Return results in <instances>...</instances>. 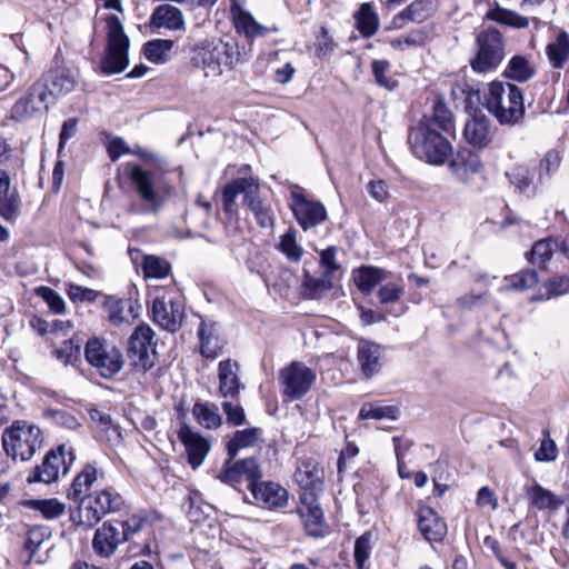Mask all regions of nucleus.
<instances>
[{"mask_svg":"<svg viewBox=\"0 0 569 569\" xmlns=\"http://www.w3.org/2000/svg\"><path fill=\"white\" fill-rule=\"evenodd\" d=\"M489 20L506 24L512 28L522 29L529 26V20L526 17L518 14L515 11L496 6L489 10L486 16Z\"/></svg>","mask_w":569,"mask_h":569,"instance_id":"nucleus-41","label":"nucleus"},{"mask_svg":"<svg viewBox=\"0 0 569 569\" xmlns=\"http://www.w3.org/2000/svg\"><path fill=\"white\" fill-rule=\"evenodd\" d=\"M11 180L6 170L0 169V216L7 221L18 217L20 201L10 190Z\"/></svg>","mask_w":569,"mask_h":569,"instance_id":"nucleus-27","label":"nucleus"},{"mask_svg":"<svg viewBox=\"0 0 569 569\" xmlns=\"http://www.w3.org/2000/svg\"><path fill=\"white\" fill-rule=\"evenodd\" d=\"M445 132L430 124L416 123L408 134L409 146L417 158L430 164H443L452 152Z\"/></svg>","mask_w":569,"mask_h":569,"instance_id":"nucleus-4","label":"nucleus"},{"mask_svg":"<svg viewBox=\"0 0 569 569\" xmlns=\"http://www.w3.org/2000/svg\"><path fill=\"white\" fill-rule=\"evenodd\" d=\"M291 210L303 230L313 228L327 219V209L320 201L310 200L297 191L291 193Z\"/></svg>","mask_w":569,"mask_h":569,"instance_id":"nucleus-14","label":"nucleus"},{"mask_svg":"<svg viewBox=\"0 0 569 569\" xmlns=\"http://www.w3.org/2000/svg\"><path fill=\"white\" fill-rule=\"evenodd\" d=\"M80 353V346L72 339L64 340L53 351L54 357L63 365L71 363Z\"/></svg>","mask_w":569,"mask_h":569,"instance_id":"nucleus-57","label":"nucleus"},{"mask_svg":"<svg viewBox=\"0 0 569 569\" xmlns=\"http://www.w3.org/2000/svg\"><path fill=\"white\" fill-rule=\"evenodd\" d=\"M477 53L471 60V68L476 72L495 70L505 58L503 37L496 28H488L478 33L476 38Z\"/></svg>","mask_w":569,"mask_h":569,"instance_id":"nucleus-11","label":"nucleus"},{"mask_svg":"<svg viewBox=\"0 0 569 569\" xmlns=\"http://www.w3.org/2000/svg\"><path fill=\"white\" fill-rule=\"evenodd\" d=\"M191 53V64L212 81L246 61L237 42H223L220 39L202 40L192 48Z\"/></svg>","mask_w":569,"mask_h":569,"instance_id":"nucleus-3","label":"nucleus"},{"mask_svg":"<svg viewBox=\"0 0 569 569\" xmlns=\"http://www.w3.org/2000/svg\"><path fill=\"white\" fill-rule=\"evenodd\" d=\"M486 107L499 122L515 123L525 111L522 92L511 83L491 82L486 96Z\"/></svg>","mask_w":569,"mask_h":569,"instance_id":"nucleus-5","label":"nucleus"},{"mask_svg":"<svg viewBox=\"0 0 569 569\" xmlns=\"http://www.w3.org/2000/svg\"><path fill=\"white\" fill-rule=\"evenodd\" d=\"M173 48V41L167 39H154L143 46V53L147 60L152 63H164L169 60V53Z\"/></svg>","mask_w":569,"mask_h":569,"instance_id":"nucleus-39","label":"nucleus"},{"mask_svg":"<svg viewBox=\"0 0 569 569\" xmlns=\"http://www.w3.org/2000/svg\"><path fill=\"white\" fill-rule=\"evenodd\" d=\"M126 541V526L120 521L104 522L93 537V549L101 557L111 556Z\"/></svg>","mask_w":569,"mask_h":569,"instance_id":"nucleus-18","label":"nucleus"},{"mask_svg":"<svg viewBox=\"0 0 569 569\" xmlns=\"http://www.w3.org/2000/svg\"><path fill=\"white\" fill-rule=\"evenodd\" d=\"M126 173L138 196V211L141 213H159L173 194V186L168 179V173L160 168L147 169L136 163H127Z\"/></svg>","mask_w":569,"mask_h":569,"instance_id":"nucleus-2","label":"nucleus"},{"mask_svg":"<svg viewBox=\"0 0 569 569\" xmlns=\"http://www.w3.org/2000/svg\"><path fill=\"white\" fill-rule=\"evenodd\" d=\"M153 330L148 325L138 326L129 338L128 353L132 365L147 371L156 363Z\"/></svg>","mask_w":569,"mask_h":569,"instance_id":"nucleus-13","label":"nucleus"},{"mask_svg":"<svg viewBox=\"0 0 569 569\" xmlns=\"http://www.w3.org/2000/svg\"><path fill=\"white\" fill-rule=\"evenodd\" d=\"M538 282V276L533 270H526L505 279L501 290L522 291L532 288Z\"/></svg>","mask_w":569,"mask_h":569,"instance_id":"nucleus-45","label":"nucleus"},{"mask_svg":"<svg viewBox=\"0 0 569 569\" xmlns=\"http://www.w3.org/2000/svg\"><path fill=\"white\" fill-rule=\"evenodd\" d=\"M153 320L163 329L174 332L181 326L184 316V305L176 291L164 292L152 302Z\"/></svg>","mask_w":569,"mask_h":569,"instance_id":"nucleus-12","label":"nucleus"},{"mask_svg":"<svg viewBox=\"0 0 569 569\" xmlns=\"http://www.w3.org/2000/svg\"><path fill=\"white\" fill-rule=\"evenodd\" d=\"M150 27L170 31H184L186 21L182 11L170 4L158 6L151 17Z\"/></svg>","mask_w":569,"mask_h":569,"instance_id":"nucleus-23","label":"nucleus"},{"mask_svg":"<svg viewBox=\"0 0 569 569\" xmlns=\"http://www.w3.org/2000/svg\"><path fill=\"white\" fill-rule=\"evenodd\" d=\"M107 151L112 161L118 160L123 154H129L131 148L128 147L124 139L120 137L110 138L107 142Z\"/></svg>","mask_w":569,"mask_h":569,"instance_id":"nucleus-63","label":"nucleus"},{"mask_svg":"<svg viewBox=\"0 0 569 569\" xmlns=\"http://www.w3.org/2000/svg\"><path fill=\"white\" fill-rule=\"evenodd\" d=\"M109 321L114 326H120L126 321L124 301L120 298L108 297L104 302Z\"/></svg>","mask_w":569,"mask_h":569,"instance_id":"nucleus-55","label":"nucleus"},{"mask_svg":"<svg viewBox=\"0 0 569 569\" xmlns=\"http://www.w3.org/2000/svg\"><path fill=\"white\" fill-rule=\"evenodd\" d=\"M51 83V90L53 94H67L71 92L77 83V76L69 69L53 70L46 77V83Z\"/></svg>","mask_w":569,"mask_h":569,"instance_id":"nucleus-34","label":"nucleus"},{"mask_svg":"<svg viewBox=\"0 0 569 569\" xmlns=\"http://www.w3.org/2000/svg\"><path fill=\"white\" fill-rule=\"evenodd\" d=\"M279 249L291 261L297 262L301 259L303 249L297 241V231L293 228L281 236Z\"/></svg>","mask_w":569,"mask_h":569,"instance_id":"nucleus-47","label":"nucleus"},{"mask_svg":"<svg viewBox=\"0 0 569 569\" xmlns=\"http://www.w3.org/2000/svg\"><path fill=\"white\" fill-rule=\"evenodd\" d=\"M232 460L233 458L229 456V459L224 462V466L218 476V479L227 485H234L243 478L242 471L240 470V461Z\"/></svg>","mask_w":569,"mask_h":569,"instance_id":"nucleus-58","label":"nucleus"},{"mask_svg":"<svg viewBox=\"0 0 569 569\" xmlns=\"http://www.w3.org/2000/svg\"><path fill=\"white\" fill-rule=\"evenodd\" d=\"M219 392L222 397H236L240 391L238 363L231 359L219 363Z\"/></svg>","mask_w":569,"mask_h":569,"instance_id":"nucleus-29","label":"nucleus"},{"mask_svg":"<svg viewBox=\"0 0 569 569\" xmlns=\"http://www.w3.org/2000/svg\"><path fill=\"white\" fill-rule=\"evenodd\" d=\"M76 501L78 506L71 511L70 519L86 528L96 526L106 515L118 510L122 502L121 497L110 489L84 495Z\"/></svg>","mask_w":569,"mask_h":569,"instance_id":"nucleus-7","label":"nucleus"},{"mask_svg":"<svg viewBox=\"0 0 569 569\" xmlns=\"http://www.w3.org/2000/svg\"><path fill=\"white\" fill-rule=\"evenodd\" d=\"M403 292L405 288L402 283L388 282L378 290L379 301L382 305L396 302L402 297Z\"/></svg>","mask_w":569,"mask_h":569,"instance_id":"nucleus-59","label":"nucleus"},{"mask_svg":"<svg viewBox=\"0 0 569 569\" xmlns=\"http://www.w3.org/2000/svg\"><path fill=\"white\" fill-rule=\"evenodd\" d=\"M372 73L377 83L388 90L397 87V81L387 76L390 69V62L387 60H375L371 63Z\"/></svg>","mask_w":569,"mask_h":569,"instance_id":"nucleus-54","label":"nucleus"},{"mask_svg":"<svg viewBox=\"0 0 569 569\" xmlns=\"http://www.w3.org/2000/svg\"><path fill=\"white\" fill-rule=\"evenodd\" d=\"M258 191H251L247 194L246 206L253 213L258 224L262 228H268L273 224V213L269 206H267L259 197Z\"/></svg>","mask_w":569,"mask_h":569,"instance_id":"nucleus-40","label":"nucleus"},{"mask_svg":"<svg viewBox=\"0 0 569 569\" xmlns=\"http://www.w3.org/2000/svg\"><path fill=\"white\" fill-rule=\"evenodd\" d=\"M178 439L184 446L188 462L193 469L199 468L208 453L211 445L200 433L193 431L190 426L183 423L178 431Z\"/></svg>","mask_w":569,"mask_h":569,"instance_id":"nucleus-17","label":"nucleus"},{"mask_svg":"<svg viewBox=\"0 0 569 569\" xmlns=\"http://www.w3.org/2000/svg\"><path fill=\"white\" fill-rule=\"evenodd\" d=\"M558 449L555 441L550 438H545L539 449L535 452V459L539 462H549L556 460Z\"/></svg>","mask_w":569,"mask_h":569,"instance_id":"nucleus-61","label":"nucleus"},{"mask_svg":"<svg viewBox=\"0 0 569 569\" xmlns=\"http://www.w3.org/2000/svg\"><path fill=\"white\" fill-rule=\"evenodd\" d=\"M102 476L93 465H87L82 471L74 478L68 497L78 500L84 496L92 485Z\"/></svg>","mask_w":569,"mask_h":569,"instance_id":"nucleus-35","label":"nucleus"},{"mask_svg":"<svg viewBox=\"0 0 569 569\" xmlns=\"http://www.w3.org/2000/svg\"><path fill=\"white\" fill-rule=\"evenodd\" d=\"M52 100V92L49 91L47 83L38 81L30 88L28 96L17 101L12 114L17 119H22L33 112L47 110Z\"/></svg>","mask_w":569,"mask_h":569,"instance_id":"nucleus-15","label":"nucleus"},{"mask_svg":"<svg viewBox=\"0 0 569 569\" xmlns=\"http://www.w3.org/2000/svg\"><path fill=\"white\" fill-rule=\"evenodd\" d=\"M278 380L282 396L289 401H297L311 390L317 371L302 361H291L279 371Z\"/></svg>","mask_w":569,"mask_h":569,"instance_id":"nucleus-10","label":"nucleus"},{"mask_svg":"<svg viewBox=\"0 0 569 569\" xmlns=\"http://www.w3.org/2000/svg\"><path fill=\"white\" fill-rule=\"evenodd\" d=\"M43 443L40 428L26 421H16L2 433V446L13 460L28 461Z\"/></svg>","mask_w":569,"mask_h":569,"instance_id":"nucleus-6","label":"nucleus"},{"mask_svg":"<svg viewBox=\"0 0 569 569\" xmlns=\"http://www.w3.org/2000/svg\"><path fill=\"white\" fill-rule=\"evenodd\" d=\"M398 416V409L392 406H382L379 403H365L360 411L359 418L361 420L375 419V420H395Z\"/></svg>","mask_w":569,"mask_h":569,"instance_id":"nucleus-44","label":"nucleus"},{"mask_svg":"<svg viewBox=\"0 0 569 569\" xmlns=\"http://www.w3.org/2000/svg\"><path fill=\"white\" fill-rule=\"evenodd\" d=\"M557 243L550 239L537 241L530 251V261L533 264L543 266L552 257Z\"/></svg>","mask_w":569,"mask_h":569,"instance_id":"nucleus-50","label":"nucleus"},{"mask_svg":"<svg viewBox=\"0 0 569 569\" xmlns=\"http://www.w3.org/2000/svg\"><path fill=\"white\" fill-rule=\"evenodd\" d=\"M358 362L367 378L377 375L383 365V351L375 342L362 340L358 345Z\"/></svg>","mask_w":569,"mask_h":569,"instance_id":"nucleus-24","label":"nucleus"},{"mask_svg":"<svg viewBox=\"0 0 569 569\" xmlns=\"http://www.w3.org/2000/svg\"><path fill=\"white\" fill-rule=\"evenodd\" d=\"M371 535L369 532L360 536L355 542V561L359 569H362L371 553Z\"/></svg>","mask_w":569,"mask_h":569,"instance_id":"nucleus-56","label":"nucleus"},{"mask_svg":"<svg viewBox=\"0 0 569 569\" xmlns=\"http://www.w3.org/2000/svg\"><path fill=\"white\" fill-rule=\"evenodd\" d=\"M198 336L200 339L201 356L208 359L217 358L222 350L217 325L202 320L198 329Z\"/></svg>","mask_w":569,"mask_h":569,"instance_id":"nucleus-28","label":"nucleus"},{"mask_svg":"<svg viewBox=\"0 0 569 569\" xmlns=\"http://www.w3.org/2000/svg\"><path fill=\"white\" fill-rule=\"evenodd\" d=\"M352 278L358 289L369 295L377 284L387 280L388 272L381 268L362 266L353 270Z\"/></svg>","mask_w":569,"mask_h":569,"instance_id":"nucleus-30","label":"nucleus"},{"mask_svg":"<svg viewBox=\"0 0 569 569\" xmlns=\"http://www.w3.org/2000/svg\"><path fill=\"white\" fill-rule=\"evenodd\" d=\"M192 415L199 426L206 429H217L222 422L218 408L209 402H196Z\"/></svg>","mask_w":569,"mask_h":569,"instance_id":"nucleus-38","label":"nucleus"},{"mask_svg":"<svg viewBox=\"0 0 569 569\" xmlns=\"http://www.w3.org/2000/svg\"><path fill=\"white\" fill-rule=\"evenodd\" d=\"M338 248L329 247L320 252V266L325 269V273L332 274L340 269V264L337 262Z\"/></svg>","mask_w":569,"mask_h":569,"instance_id":"nucleus-62","label":"nucleus"},{"mask_svg":"<svg viewBox=\"0 0 569 569\" xmlns=\"http://www.w3.org/2000/svg\"><path fill=\"white\" fill-rule=\"evenodd\" d=\"M526 495L530 506L538 510H557L562 503V500L557 495L539 483L527 487Z\"/></svg>","mask_w":569,"mask_h":569,"instance_id":"nucleus-31","label":"nucleus"},{"mask_svg":"<svg viewBox=\"0 0 569 569\" xmlns=\"http://www.w3.org/2000/svg\"><path fill=\"white\" fill-rule=\"evenodd\" d=\"M233 21L237 31L248 38L263 37L270 31L268 27L260 24L249 12L241 9L234 12Z\"/></svg>","mask_w":569,"mask_h":569,"instance_id":"nucleus-36","label":"nucleus"},{"mask_svg":"<svg viewBox=\"0 0 569 569\" xmlns=\"http://www.w3.org/2000/svg\"><path fill=\"white\" fill-rule=\"evenodd\" d=\"M104 23L107 49L100 68L104 74H117L122 72L129 63V37L124 32L122 21L116 14L106 16Z\"/></svg>","mask_w":569,"mask_h":569,"instance_id":"nucleus-8","label":"nucleus"},{"mask_svg":"<svg viewBox=\"0 0 569 569\" xmlns=\"http://www.w3.org/2000/svg\"><path fill=\"white\" fill-rule=\"evenodd\" d=\"M84 357L103 378L119 373L124 362L120 349L113 342L98 337L88 340Z\"/></svg>","mask_w":569,"mask_h":569,"instance_id":"nucleus-9","label":"nucleus"},{"mask_svg":"<svg viewBox=\"0 0 569 569\" xmlns=\"http://www.w3.org/2000/svg\"><path fill=\"white\" fill-rule=\"evenodd\" d=\"M67 295L70 300L77 301H94L98 297V292L93 289L82 287L74 283L67 286Z\"/></svg>","mask_w":569,"mask_h":569,"instance_id":"nucleus-60","label":"nucleus"},{"mask_svg":"<svg viewBox=\"0 0 569 569\" xmlns=\"http://www.w3.org/2000/svg\"><path fill=\"white\" fill-rule=\"evenodd\" d=\"M435 12V6L430 0H415L391 21L393 29H401L409 22L421 23L429 19Z\"/></svg>","mask_w":569,"mask_h":569,"instance_id":"nucleus-25","label":"nucleus"},{"mask_svg":"<svg viewBox=\"0 0 569 569\" xmlns=\"http://www.w3.org/2000/svg\"><path fill=\"white\" fill-rule=\"evenodd\" d=\"M323 470L311 459L299 462L295 480L301 489L297 512L310 536L319 537L323 532V512L318 495L323 491Z\"/></svg>","mask_w":569,"mask_h":569,"instance_id":"nucleus-1","label":"nucleus"},{"mask_svg":"<svg viewBox=\"0 0 569 569\" xmlns=\"http://www.w3.org/2000/svg\"><path fill=\"white\" fill-rule=\"evenodd\" d=\"M249 489L258 501L264 508L279 509L288 505L289 493L274 482H250Z\"/></svg>","mask_w":569,"mask_h":569,"instance_id":"nucleus-20","label":"nucleus"},{"mask_svg":"<svg viewBox=\"0 0 569 569\" xmlns=\"http://www.w3.org/2000/svg\"><path fill=\"white\" fill-rule=\"evenodd\" d=\"M170 269L168 261L156 256H146L142 262V271L146 278L163 279L169 274Z\"/></svg>","mask_w":569,"mask_h":569,"instance_id":"nucleus-46","label":"nucleus"},{"mask_svg":"<svg viewBox=\"0 0 569 569\" xmlns=\"http://www.w3.org/2000/svg\"><path fill=\"white\" fill-rule=\"evenodd\" d=\"M428 39L427 31L421 29L411 30L407 34H403L397 39L390 41V46L395 49L405 50L411 47H421Z\"/></svg>","mask_w":569,"mask_h":569,"instance_id":"nucleus-49","label":"nucleus"},{"mask_svg":"<svg viewBox=\"0 0 569 569\" xmlns=\"http://www.w3.org/2000/svg\"><path fill=\"white\" fill-rule=\"evenodd\" d=\"M69 470L66 460V446H60L57 450L48 452L40 466L34 469L33 476L29 477V482H54L60 473L66 475Z\"/></svg>","mask_w":569,"mask_h":569,"instance_id":"nucleus-16","label":"nucleus"},{"mask_svg":"<svg viewBox=\"0 0 569 569\" xmlns=\"http://www.w3.org/2000/svg\"><path fill=\"white\" fill-rule=\"evenodd\" d=\"M36 296L43 299V301L48 305L51 311L54 313H62L66 309V302L63 298L53 289L49 287H37L34 289Z\"/></svg>","mask_w":569,"mask_h":569,"instance_id":"nucleus-52","label":"nucleus"},{"mask_svg":"<svg viewBox=\"0 0 569 569\" xmlns=\"http://www.w3.org/2000/svg\"><path fill=\"white\" fill-rule=\"evenodd\" d=\"M43 417L54 423L58 427L66 428L69 430H76L80 427L79 419L69 411L61 409H46L43 410Z\"/></svg>","mask_w":569,"mask_h":569,"instance_id":"nucleus-48","label":"nucleus"},{"mask_svg":"<svg viewBox=\"0 0 569 569\" xmlns=\"http://www.w3.org/2000/svg\"><path fill=\"white\" fill-rule=\"evenodd\" d=\"M547 54L555 68H560L569 58V36L560 32L555 42L548 44Z\"/></svg>","mask_w":569,"mask_h":569,"instance_id":"nucleus-42","label":"nucleus"},{"mask_svg":"<svg viewBox=\"0 0 569 569\" xmlns=\"http://www.w3.org/2000/svg\"><path fill=\"white\" fill-rule=\"evenodd\" d=\"M561 162V157L558 151L549 150L546 152L543 158L540 160L538 168V177L540 180L549 179L555 174Z\"/></svg>","mask_w":569,"mask_h":569,"instance_id":"nucleus-51","label":"nucleus"},{"mask_svg":"<svg viewBox=\"0 0 569 569\" xmlns=\"http://www.w3.org/2000/svg\"><path fill=\"white\" fill-rule=\"evenodd\" d=\"M222 409H223L224 413L227 415L228 422H230L234 426H240L244 422V419H246L244 410L239 405H233L229 401H224L222 403Z\"/></svg>","mask_w":569,"mask_h":569,"instance_id":"nucleus-64","label":"nucleus"},{"mask_svg":"<svg viewBox=\"0 0 569 569\" xmlns=\"http://www.w3.org/2000/svg\"><path fill=\"white\" fill-rule=\"evenodd\" d=\"M535 73V69L525 57L516 56L510 61L505 70L507 78L520 82L529 80Z\"/></svg>","mask_w":569,"mask_h":569,"instance_id":"nucleus-43","label":"nucleus"},{"mask_svg":"<svg viewBox=\"0 0 569 569\" xmlns=\"http://www.w3.org/2000/svg\"><path fill=\"white\" fill-rule=\"evenodd\" d=\"M262 436V431L259 428H248L239 430L228 441L227 449L228 455L234 458L240 449L256 446Z\"/></svg>","mask_w":569,"mask_h":569,"instance_id":"nucleus-37","label":"nucleus"},{"mask_svg":"<svg viewBox=\"0 0 569 569\" xmlns=\"http://www.w3.org/2000/svg\"><path fill=\"white\" fill-rule=\"evenodd\" d=\"M259 190V182L256 178H238L224 186L222 190L223 210L229 217L238 213L237 197L243 194V204L247 203V194Z\"/></svg>","mask_w":569,"mask_h":569,"instance_id":"nucleus-19","label":"nucleus"},{"mask_svg":"<svg viewBox=\"0 0 569 569\" xmlns=\"http://www.w3.org/2000/svg\"><path fill=\"white\" fill-rule=\"evenodd\" d=\"M34 510L41 512L47 519H53L61 516L64 512V505L58 499H46V500H32L30 502Z\"/></svg>","mask_w":569,"mask_h":569,"instance_id":"nucleus-53","label":"nucleus"},{"mask_svg":"<svg viewBox=\"0 0 569 569\" xmlns=\"http://www.w3.org/2000/svg\"><path fill=\"white\" fill-rule=\"evenodd\" d=\"M463 137L475 148L488 146L491 140L489 119L480 112L473 113L465 124Z\"/></svg>","mask_w":569,"mask_h":569,"instance_id":"nucleus-22","label":"nucleus"},{"mask_svg":"<svg viewBox=\"0 0 569 569\" xmlns=\"http://www.w3.org/2000/svg\"><path fill=\"white\" fill-rule=\"evenodd\" d=\"M418 123L430 124L431 128L440 130L446 134L451 133L455 129L452 114L441 102L435 104L432 114L422 117Z\"/></svg>","mask_w":569,"mask_h":569,"instance_id":"nucleus-32","label":"nucleus"},{"mask_svg":"<svg viewBox=\"0 0 569 569\" xmlns=\"http://www.w3.org/2000/svg\"><path fill=\"white\" fill-rule=\"evenodd\" d=\"M450 171L462 183H471L482 170L479 154L469 150L459 152L449 163Z\"/></svg>","mask_w":569,"mask_h":569,"instance_id":"nucleus-21","label":"nucleus"},{"mask_svg":"<svg viewBox=\"0 0 569 569\" xmlns=\"http://www.w3.org/2000/svg\"><path fill=\"white\" fill-rule=\"evenodd\" d=\"M353 17L362 37L370 38L378 31L379 17L370 3H362Z\"/></svg>","mask_w":569,"mask_h":569,"instance_id":"nucleus-33","label":"nucleus"},{"mask_svg":"<svg viewBox=\"0 0 569 569\" xmlns=\"http://www.w3.org/2000/svg\"><path fill=\"white\" fill-rule=\"evenodd\" d=\"M419 529L428 541H440L447 533V526L437 512L429 507L418 510Z\"/></svg>","mask_w":569,"mask_h":569,"instance_id":"nucleus-26","label":"nucleus"}]
</instances>
